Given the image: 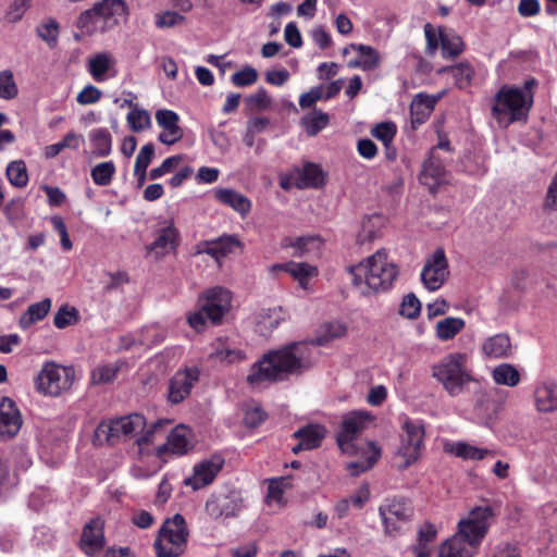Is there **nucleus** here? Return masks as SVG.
I'll use <instances>...</instances> for the list:
<instances>
[{"label":"nucleus","instance_id":"nucleus-2","mask_svg":"<svg viewBox=\"0 0 557 557\" xmlns=\"http://www.w3.org/2000/svg\"><path fill=\"white\" fill-rule=\"evenodd\" d=\"M495 517L491 506H476L461 518L456 533L440 547L438 557H473Z\"/></svg>","mask_w":557,"mask_h":557},{"label":"nucleus","instance_id":"nucleus-22","mask_svg":"<svg viewBox=\"0 0 557 557\" xmlns=\"http://www.w3.org/2000/svg\"><path fill=\"white\" fill-rule=\"evenodd\" d=\"M104 522L101 518L90 519L83 528L79 547L88 556L99 554L104 547Z\"/></svg>","mask_w":557,"mask_h":557},{"label":"nucleus","instance_id":"nucleus-43","mask_svg":"<svg viewBox=\"0 0 557 557\" xmlns=\"http://www.w3.org/2000/svg\"><path fill=\"white\" fill-rule=\"evenodd\" d=\"M441 73L448 72L455 79V84L459 89H465L470 86L474 76V70L469 62H460L456 65L443 67Z\"/></svg>","mask_w":557,"mask_h":557},{"label":"nucleus","instance_id":"nucleus-46","mask_svg":"<svg viewBox=\"0 0 557 557\" xmlns=\"http://www.w3.org/2000/svg\"><path fill=\"white\" fill-rule=\"evenodd\" d=\"M367 446L368 451L364 460L348 463L347 469L351 475H359L360 473L369 470L381 457V449L374 442H368Z\"/></svg>","mask_w":557,"mask_h":557},{"label":"nucleus","instance_id":"nucleus-33","mask_svg":"<svg viewBox=\"0 0 557 557\" xmlns=\"http://www.w3.org/2000/svg\"><path fill=\"white\" fill-rule=\"evenodd\" d=\"M435 107V100L429 98L428 94H417L410 104V120L412 128L423 124Z\"/></svg>","mask_w":557,"mask_h":557},{"label":"nucleus","instance_id":"nucleus-29","mask_svg":"<svg viewBox=\"0 0 557 557\" xmlns=\"http://www.w3.org/2000/svg\"><path fill=\"white\" fill-rule=\"evenodd\" d=\"M536 408L542 412L557 410V381L544 380L534 389Z\"/></svg>","mask_w":557,"mask_h":557},{"label":"nucleus","instance_id":"nucleus-6","mask_svg":"<svg viewBox=\"0 0 557 557\" xmlns=\"http://www.w3.org/2000/svg\"><path fill=\"white\" fill-rule=\"evenodd\" d=\"M467 359L468 357L463 352H451L432 367V376L451 397L463 393L467 385L473 380L467 369Z\"/></svg>","mask_w":557,"mask_h":557},{"label":"nucleus","instance_id":"nucleus-24","mask_svg":"<svg viewBox=\"0 0 557 557\" xmlns=\"http://www.w3.org/2000/svg\"><path fill=\"white\" fill-rule=\"evenodd\" d=\"M156 121L162 132L159 134L158 139L168 146H172L180 141L183 137V129L178 125V114L169 109H160L156 112Z\"/></svg>","mask_w":557,"mask_h":557},{"label":"nucleus","instance_id":"nucleus-62","mask_svg":"<svg viewBox=\"0 0 557 557\" xmlns=\"http://www.w3.org/2000/svg\"><path fill=\"white\" fill-rule=\"evenodd\" d=\"M267 419V413L258 405L247 406L244 413V422L249 428L260 425Z\"/></svg>","mask_w":557,"mask_h":557},{"label":"nucleus","instance_id":"nucleus-47","mask_svg":"<svg viewBox=\"0 0 557 557\" xmlns=\"http://www.w3.org/2000/svg\"><path fill=\"white\" fill-rule=\"evenodd\" d=\"M94 153L97 157H107L112 151V136L107 128H97L90 133Z\"/></svg>","mask_w":557,"mask_h":557},{"label":"nucleus","instance_id":"nucleus-31","mask_svg":"<svg viewBox=\"0 0 557 557\" xmlns=\"http://www.w3.org/2000/svg\"><path fill=\"white\" fill-rule=\"evenodd\" d=\"M214 196L219 202L232 208L242 216H246L250 212L251 201L232 188H218L214 191Z\"/></svg>","mask_w":557,"mask_h":557},{"label":"nucleus","instance_id":"nucleus-37","mask_svg":"<svg viewBox=\"0 0 557 557\" xmlns=\"http://www.w3.org/2000/svg\"><path fill=\"white\" fill-rule=\"evenodd\" d=\"M114 63V59L109 53L100 52L88 60L87 71L96 82L101 83L110 77L108 73Z\"/></svg>","mask_w":557,"mask_h":557},{"label":"nucleus","instance_id":"nucleus-25","mask_svg":"<svg viewBox=\"0 0 557 557\" xmlns=\"http://www.w3.org/2000/svg\"><path fill=\"white\" fill-rule=\"evenodd\" d=\"M446 180V171L443 161L436 156L435 148H432L429 158L423 162L419 181L426 186L431 193Z\"/></svg>","mask_w":557,"mask_h":557},{"label":"nucleus","instance_id":"nucleus-41","mask_svg":"<svg viewBox=\"0 0 557 557\" xmlns=\"http://www.w3.org/2000/svg\"><path fill=\"white\" fill-rule=\"evenodd\" d=\"M466 326V321L461 318L447 317L436 322L435 336L440 341L453 339Z\"/></svg>","mask_w":557,"mask_h":557},{"label":"nucleus","instance_id":"nucleus-50","mask_svg":"<svg viewBox=\"0 0 557 557\" xmlns=\"http://www.w3.org/2000/svg\"><path fill=\"white\" fill-rule=\"evenodd\" d=\"M126 122L133 132H141L151 126V115L147 110L134 107V109L127 113Z\"/></svg>","mask_w":557,"mask_h":557},{"label":"nucleus","instance_id":"nucleus-49","mask_svg":"<svg viewBox=\"0 0 557 557\" xmlns=\"http://www.w3.org/2000/svg\"><path fill=\"white\" fill-rule=\"evenodd\" d=\"M9 182L18 188H23L28 183V173L26 163L23 160L11 161L5 170Z\"/></svg>","mask_w":557,"mask_h":557},{"label":"nucleus","instance_id":"nucleus-20","mask_svg":"<svg viewBox=\"0 0 557 557\" xmlns=\"http://www.w3.org/2000/svg\"><path fill=\"white\" fill-rule=\"evenodd\" d=\"M246 359V351L227 337L216 338L210 345L208 360L214 364L232 366Z\"/></svg>","mask_w":557,"mask_h":557},{"label":"nucleus","instance_id":"nucleus-64","mask_svg":"<svg viewBox=\"0 0 557 557\" xmlns=\"http://www.w3.org/2000/svg\"><path fill=\"white\" fill-rule=\"evenodd\" d=\"M102 92L101 90L94 86L87 85L85 86L77 95L76 101L79 104H94L97 103L101 99Z\"/></svg>","mask_w":557,"mask_h":557},{"label":"nucleus","instance_id":"nucleus-44","mask_svg":"<svg viewBox=\"0 0 557 557\" xmlns=\"http://www.w3.org/2000/svg\"><path fill=\"white\" fill-rule=\"evenodd\" d=\"M330 123V115L320 109H313L312 112L301 119V126L309 136L318 135Z\"/></svg>","mask_w":557,"mask_h":557},{"label":"nucleus","instance_id":"nucleus-13","mask_svg":"<svg viewBox=\"0 0 557 557\" xmlns=\"http://www.w3.org/2000/svg\"><path fill=\"white\" fill-rule=\"evenodd\" d=\"M232 294L224 287H213L203 293L199 298V306L206 312L207 319L212 324L221 323L223 317L231 308Z\"/></svg>","mask_w":557,"mask_h":557},{"label":"nucleus","instance_id":"nucleus-8","mask_svg":"<svg viewBox=\"0 0 557 557\" xmlns=\"http://www.w3.org/2000/svg\"><path fill=\"white\" fill-rule=\"evenodd\" d=\"M188 530L181 513L164 521L154 541L157 557H180L187 544Z\"/></svg>","mask_w":557,"mask_h":557},{"label":"nucleus","instance_id":"nucleus-3","mask_svg":"<svg viewBox=\"0 0 557 557\" xmlns=\"http://www.w3.org/2000/svg\"><path fill=\"white\" fill-rule=\"evenodd\" d=\"M352 285L362 295L386 292L398 276L397 264L388 258L385 249H379L348 269Z\"/></svg>","mask_w":557,"mask_h":557},{"label":"nucleus","instance_id":"nucleus-42","mask_svg":"<svg viewBox=\"0 0 557 557\" xmlns=\"http://www.w3.org/2000/svg\"><path fill=\"white\" fill-rule=\"evenodd\" d=\"M492 379L498 385L515 387L520 383L521 375L516 366L511 363H500L493 369Z\"/></svg>","mask_w":557,"mask_h":557},{"label":"nucleus","instance_id":"nucleus-45","mask_svg":"<svg viewBox=\"0 0 557 557\" xmlns=\"http://www.w3.org/2000/svg\"><path fill=\"white\" fill-rule=\"evenodd\" d=\"M288 274L302 289H308L310 278L318 275V269L306 262L290 261Z\"/></svg>","mask_w":557,"mask_h":557},{"label":"nucleus","instance_id":"nucleus-11","mask_svg":"<svg viewBox=\"0 0 557 557\" xmlns=\"http://www.w3.org/2000/svg\"><path fill=\"white\" fill-rule=\"evenodd\" d=\"M372 419L373 417L369 412L362 410L351 411L343 417L336 437L337 445L343 453L351 456L358 453L355 441Z\"/></svg>","mask_w":557,"mask_h":557},{"label":"nucleus","instance_id":"nucleus-21","mask_svg":"<svg viewBox=\"0 0 557 557\" xmlns=\"http://www.w3.org/2000/svg\"><path fill=\"white\" fill-rule=\"evenodd\" d=\"M197 253H206L220 262L222 259L243 248L239 237L235 234H223L218 238L205 240L197 245Z\"/></svg>","mask_w":557,"mask_h":557},{"label":"nucleus","instance_id":"nucleus-39","mask_svg":"<svg viewBox=\"0 0 557 557\" xmlns=\"http://www.w3.org/2000/svg\"><path fill=\"white\" fill-rule=\"evenodd\" d=\"M84 143L85 138L83 135L71 131L67 132L60 141L46 146L44 154L47 159H53L66 148L78 150Z\"/></svg>","mask_w":557,"mask_h":557},{"label":"nucleus","instance_id":"nucleus-48","mask_svg":"<svg viewBox=\"0 0 557 557\" xmlns=\"http://www.w3.org/2000/svg\"><path fill=\"white\" fill-rule=\"evenodd\" d=\"M290 486L289 478L280 476L272 478L268 480V493H267V503L268 504H284V493L286 488Z\"/></svg>","mask_w":557,"mask_h":557},{"label":"nucleus","instance_id":"nucleus-40","mask_svg":"<svg viewBox=\"0 0 557 557\" xmlns=\"http://www.w3.org/2000/svg\"><path fill=\"white\" fill-rule=\"evenodd\" d=\"M51 305L52 301L48 297L29 305L27 310L20 318L21 326L27 329L34 323L45 319L51 309Z\"/></svg>","mask_w":557,"mask_h":557},{"label":"nucleus","instance_id":"nucleus-60","mask_svg":"<svg viewBox=\"0 0 557 557\" xmlns=\"http://www.w3.org/2000/svg\"><path fill=\"white\" fill-rule=\"evenodd\" d=\"M51 500V492L46 487H38L30 493L28 498V506L35 511H40L45 505Z\"/></svg>","mask_w":557,"mask_h":557},{"label":"nucleus","instance_id":"nucleus-5","mask_svg":"<svg viewBox=\"0 0 557 557\" xmlns=\"http://www.w3.org/2000/svg\"><path fill=\"white\" fill-rule=\"evenodd\" d=\"M129 9L124 0H100L81 13L77 27L83 34H103L127 21Z\"/></svg>","mask_w":557,"mask_h":557},{"label":"nucleus","instance_id":"nucleus-36","mask_svg":"<svg viewBox=\"0 0 557 557\" xmlns=\"http://www.w3.org/2000/svg\"><path fill=\"white\" fill-rule=\"evenodd\" d=\"M287 318V313L282 307L262 310L257 321V332L262 336H268Z\"/></svg>","mask_w":557,"mask_h":557},{"label":"nucleus","instance_id":"nucleus-12","mask_svg":"<svg viewBox=\"0 0 557 557\" xmlns=\"http://www.w3.org/2000/svg\"><path fill=\"white\" fill-rule=\"evenodd\" d=\"M379 515L385 534L395 536L398 534L401 525L410 520L412 510L403 498H392L386 499L379 507Z\"/></svg>","mask_w":557,"mask_h":557},{"label":"nucleus","instance_id":"nucleus-54","mask_svg":"<svg viewBox=\"0 0 557 557\" xmlns=\"http://www.w3.org/2000/svg\"><path fill=\"white\" fill-rule=\"evenodd\" d=\"M396 125L393 122H382L376 124L371 134L374 138L381 140L388 148L396 135Z\"/></svg>","mask_w":557,"mask_h":557},{"label":"nucleus","instance_id":"nucleus-23","mask_svg":"<svg viewBox=\"0 0 557 557\" xmlns=\"http://www.w3.org/2000/svg\"><path fill=\"white\" fill-rule=\"evenodd\" d=\"M22 424V414L14 400L2 397L0 400V438L14 437L21 430Z\"/></svg>","mask_w":557,"mask_h":557},{"label":"nucleus","instance_id":"nucleus-32","mask_svg":"<svg viewBox=\"0 0 557 557\" xmlns=\"http://www.w3.org/2000/svg\"><path fill=\"white\" fill-rule=\"evenodd\" d=\"M444 451L462 460L478 461L491 454V450L467 442H448L444 445Z\"/></svg>","mask_w":557,"mask_h":557},{"label":"nucleus","instance_id":"nucleus-30","mask_svg":"<svg viewBox=\"0 0 557 557\" xmlns=\"http://www.w3.org/2000/svg\"><path fill=\"white\" fill-rule=\"evenodd\" d=\"M323 245L319 236L307 235L297 238L286 237L282 242L284 248H294L295 257L315 256Z\"/></svg>","mask_w":557,"mask_h":557},{"label":"nucleus","instance_id":"nucleus-17","mask_svg":"<svg viewBox=\"0 0 557 557\" xmlns=\"http://www.w3.org/2000/svg\"><path fill=\"white\" fill-rule=\"evenodd\" d=\"M199 377L200 369L196 366L177 370L169 381V401L176 405L185 400L199 382Z\"/></svg>","mask_w":557,"mask_h":557},{"label":"nucleus","instance_id":"nucleus-38","mask_svg":"<svg viewBox=\"0 0 557 557\" xmlns=\"http://www.w3.org/2000/svg\"><path fill=\"white\" fill-rule=\"evenodd\" d=\"M170 424V420L159 419L151 424H147L145 429L139 430L138 436L136 437V444L139 447V451L143 450L150 444L154 443L158 438L165 434V428Z\"/></svg>","mask_w":557,"mask_h":557},{"label":"nucleus","instance_id":"nucleus-58","mask_svg":"<svg viewBox=\"0 0 557 557\" xmlns=\"http://www.w3.org/2000/svg\"><path fill=\"white\" fill-rule=\"evenodd\" d=\"M32 0H13L5 12V18L10 23H17L30 8Z\"/></svg>","mask_w":557,"mask_h":557},{"label":"nucleus","instance_id":"nucleus-28","mask_svg":"<svg viewBox=\"0 0 557 557\" xmlns=\"http://www.w3.org/2000/svg\"><path fill=\"white\" fill-rule=\"evenodd\" d=\"M326 430L321 424H308L294 433V436L299 440V443L293 447V451L297 454L299 450L314 449L321 445Z\"/></svg>","mask_w":557,"mask_h":557},{"label":"nucleus","instance_id":"nucleus-15","mask_svg":"<svg viewBox=\"0 0 557 557\" xmlns=\"http://www.w3.org/2000/svg\"><path fill=\"white\" fill-rule=\"evenodd\" d=\"M181 235L172 220L164 221L157 228L154 239L147 246V251L156 260L162 259L170 253H174L180 245Z\"/></svg>","mask_w":557,"mask_h":557},{"label":"nucleus","instance_id":"nucleus-61","mask_svg":"<svg viewBox=\"0 0 557 557\" xmlns=\"http://www.w3.org/2000/svg\"><path fill=\"white\" fill-rule=\"evenodd\" d=\"M185 22V16L175 11H164L156 15L158 28H171Z\"/></svg>","mask_w":557,"mask_h":557},{"label":"nucleus","instance_id":"nucleus-57","mask_svg":"<svg viewBox=\"0 0 557 557\" xmlns=\"http://www.w3.org/2000/svg\"><path fill=\"white\" fill-rule=\"evenodd\" d=\"M117 370V367L114 364L99 366L92 370L91 381L95 384L110 383L115 379Z\"/></svg>","mask_w":557,"mask_h":557},{"label":"nucleus","instance_id":"nucleus-18","mask_svg":"<svg viewBox=\"0 0 557 557\" xmlns=\"http://www.w3.org/2000/svg\"><path fill=\"white\" fill-rule=\"evenodd\" d=\"M224 460L220 457H211L197 462L193 473L183 480V485L193 491L201 490L210 485L222 470Z\"/></svg>","mask_w":557,"mask_h":557},{"label":"nucleus","instance_id":"nucleus-7","mask_svg":"<svg viewBox=\"0 0 557 557\" xmlns=\"http://www.w3.org/2000/svg\"><path fill=\"white\" fill-rule=\"evenodd\" d=\"M75 381V369L54 361H47L34 377L37 393L48 397H59L71 389Z\"/></svg>","mask_w":557,"mask_h":557},{"label":"nucleus","instance_id":"nucleus-52","mask_svg":"<svg viewBox=\"0 0 557 557\" xmlns=\"http://www.w3.org/2000/svg\"><path fill=\"white\" fill-rule=\"evenodd\" d=\"M18 95V87L11 70L0 71V99L12 100Z\"/></svg>","mask_w":557,"mask_h":557},{"label":"nucleus","instance_id":"nucleus-53","mask_svg":"<svg viewBox=\"0 0 557 557\" xmlns=\"http://www.w3.org/2000/svg\"><path fill=\"white\" fill-rule=\"evenodd\" d=\"M79 319L78 310L75 307L64 305L59 308L53 317V324L57 329H65L75 324Z\"/></svg>","mask_w":557,"mask_h":557},{"label":"nucleus","instance_id":"nucleus-9","mask_svg":"<svg viewBox=\"0 0 557 557\" xmlns=\"http://www.w3.org/2000/svg\"><path fill=\"white\" fill-rule=\"evenodd\" d=\"M146 418L139 413H131L98 424L94 433L95 444H114L122 438L138 436L139 430L145 429Z\"/></svg>","mask_w":557,"mask_h":557},{"label":"nucleus","instance_id":"nucleus-10","mask_svg":"<svg viewBox=\"0 0 557 557\" xmlns=\"http://www.w3.org/2000/svg\"><path fill=\"white\" fill-rule=\"evenodd\" d=\"M404 431L396 453L400 459L397 463L399 470L409 468L418 460L424 438V428L419 420H407L404 423Z\"/></svg>","mask_w":557,"mask_h":557},{"label":"nucleus","instance_id":"nucleus-63","mask_svg":"<svg viewBox=\"0 0 557 557\" xmlns=\"http://www.w3.org/2000/svg\"><path fill=\"white\" fill-rule=\"evenodd\" d=\"M37 35L50 46L57 44L59 36V25L54 20H50L47 23L37 27Z\"/></svg>","mask_w":557,"mask_h":557},{"label":"nucleus","instance_id":"nucleus-4","mask_svg":"<svg viewBox=\"0 0 557 557\" xmlns=\"http://www.w3.org/2000/svg\"><path fill=\"white\" fill-rule=\"evenodd\" d=\"M534 78L528 79L522 86L504 85L495 94L492 104V116L498 127L507 128L517 122H525L534 102Z\"/></svg>","mask_w":557,"mask_h":557},{"label":"nucleus","instance_id":"nucleus-1","mask_svg":"<svg viewBox=\"0 0 557 557\" xmlns=\"http://www.w3.org/2000/svg\"><path fill=\"white\" fill-rule=\"evenodd\" d=\"M345 333L346 326L342 322H326L319 327L317 336L310 342H294L280 349L269 350L250 367L247 383L252 387H260L302 372L311 363V346H324Z\"/></svg>","mask_w":557,"mask_h":557},{"label":"nucleus","instance_id":"nucleus-14","mask_svg":"<svg viewBox=\"0 0 557 557\" xmlns=\"http://www.w3.org/2000/svg\"><path fill=\"white\" fill-rule=\"evenodd\" d=\"M14 471H10V465L0 457V499L7 495L18 484V474L26 471L33 463L30 456L23 449L16 448L12 453Z\"/></svg>","mask_w":557,"mask_h":557},{"label":"nucleus","instance_id":"nucleus-56","mask_svg":"<svg viewBox=\"0 0 557 557\" xmlns=\"http://www.w3.org/2000/svg\"><path fill=\"white\" fill-rule=\"evenodd\" d=\"M421 311V302L418 297L410 293L407 294L400 304L399 313L407 319H416Z\"/></svg>","mask_w":557,"mask_h":557},{"label":"nucleus","instance_id":"nucleus-26","mask_svg":"<svg viewBox=\"0 0 557 557\" xmlns=\"http://www.w3.org/2000/svg\"><path fill=\"white\" fill-rule=\"evenodd\" d=\"M191 446V430L184 424L176 425L166 436V443L157 447V456L162 458L166 451L184 455Z\"/></svg>","mask_w":557,"mask_h":557},{"label":"nucleus","instance_id":"nucleus-55","mask_svg":"<svg viewBox=\"0 0 557 557\" xmlns=\"http://www.w3.org/2000/svg\"><path fill=\"white\" fill-rule=\"evenodd\" d=\"M258 79V72L255 67L246 65L239 71L235 72L231 81L236 87H247L255 84Z\"/></svg>","mask_w":557,"mask_h":557},{"label":"nucleus","instance_id":"nucleus-27","mask_svg":"<svg viewBox=\"0 0 557 557\" xmlns=\"http://www.w3.org/2000/svg\"><path fill=\"white\" fill-rule=\"evenodd\" d=\"M481 352L486 359L509 358L512 355L511 339L505 333L488 336L482 343Z\"/></svg>","mask_w":557,"mask_h":557},{"label":"nucleus","instance_id":"nucleus-34","mask_svg":"<svg viewBox=\"0 0 557 557\" xmlns=\"http://www.w3.org/2000/svg\"><path fill=\"white\" fill-rule=\"evenodd\" d=\"M325 184V173L319 164L308 162L298 170V188H319Z\"/></svg>","mask_w":557,"mask_h":557},{"label":"nucleus","instance_id":"nucleus-19","mask_svg":"<svg viewBox=\"0 0 557 557\" xmlns=\"http://www.w3.org/2000/svg\"><path fill=\"white\" fill-rule=\"evenodd\" d=\"M243 509V499L236 493L212 494L205 505V510L212 519L236 517Z\"/></svg>","mask_w":557,"mask_h":557},{"label":"nucleus","instance_id":"nucleus-35","mask_svg":"<svg viewBox=\"0 0 557 557\" xmlns=\"http://www.w3.org/2000/svg\"><path fill=\"white\" fill-rule=\"evenodd\" d=\"M441 52L444 59H454L465 50V42L454 29L440 27Z\"/></svg>","mask_w":557,"mask_h":557},{"label":"nucleus","instance_id":"nucleus-51","mask_svg":"<svg viewBox=\"0 0 557 557\" xmlns=\"http://www.w3.org/2000/svg\"><path fill=\"white\" fill-rule=\"evenodd\" d=\"M116 168L113 161L98 163L90 171L94 183L98 186H108L115 174Z\"/></svg>","mask_w":557,"mask_h":557},{"label":"nucleus","instance_id":"nucleus-16","mask_svg":"<svg viewBox=\"0 0 557 557\" xmlns=\"http://www.w3.org/2000/svg\"><path fill=\"white\" fill-rule=\"evenodd\" d=\"M448 274V262L445 251L443 248H436L422 268L421 281L426 289L434 292L442 287Z\"/></svg>","mask_w":557,"mask_h":557},{"label":"nucleus","instance_id":"nucleus-59","mask_svg":"<svg viewBox=\"0 0 557 557\" xmlns=\"http://www.w3.org/2000/svg\"><path fill=\"white\" fill-rule=\"evenodd\" d=\"M350 47L360 54L359 59L361 61H367L372 65L371 71L375 70L380 65V54L371 46L363 44H350Z\"/></svg>","mask_w":557,"mask_h":557}]
</instances>
